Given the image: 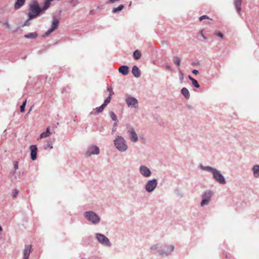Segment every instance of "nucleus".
<instances>
[{
    "label": "nucleus",
    "mask_w": 259,
    "mask_h": 259,
    "mask_svg": "<svg viewBox=\"0 0 259 259\" xmlns=\"http://www.w3.org/2000/svg\"><path fill=\"white\" fill-rule=\"evenodd\" d=\"M69 3L73 7H76L79 3V2L78 0H71L69 2Z\"/></svg>",
    "instance_id": "34"
},
{
    "label": "nucleus",
    "mask_w": 259,
    "mask_h": 259,
    "mask_svg": "<svg viewBox=\"0 0 259 259\" xmlns=\"http://www.w3.org/2000/svg\"><path fill=\"white\" fill-rule=\"evenodd\" d=\"M253 177L255 178H259V165H254L252 168Z\"/></svg>",
    "instance_id": "20"
},
{
    "label": "nucleus",
    "mask_w": 259,
    "mask_h": 259,
    "mask_svg": "<svg viewBox=\"0 0 259 259\" xmlns=\"http://www.w3.org/2000/svg\"><path fill=\"white\" fill-rule=\"evenodd\" d=\"M42 13L44 12L37 1H34L29 5L28 13L29 20H32Z\"/></svg>",
    "instance_id": "3"
},
{
    "label": "nucleus",
    "mask_w": 259,
    "mask_h": 259,
    "mask_svg": "<svg viewBox=\"0 0 259 259\" xmlns=\"http://www.w3.org/2000/svg\"><path fill=\"white\" fill-rule=\"evenodd\" d=\"M132 72L134 76L137 78L139 77L141 75V72L138 67L136 65L133 66L132 69Z\"/></svg>",
    "instance_id": "17"
},
{
    "label": "nucleus",
    "mask_w": 259,
    "mask_h": 259,
    "mask_svg": "<svg viewBox=\"0 0 259 259\" xmlns=\"http://www.w3.org/2000/svg\"><path fill=\"white\" fill-rule=\"evenodd\" d=\"M179 73L180 79L182 81L184 78V74L181 70L179 71Z\"/></svg>",
    "instance_id": "37"
},
{
    "label": "nucleus",
    "mask_w": 259,
    "mask_h": 259,
    "mask_svg": "<svg viewBox=\"0 0 259 259\" xmlns=\"http://www.w3.org/2000/svg\"><path fill=\"white\" fill-rule=\"evenodd\" d=\"M181 92L186 99H189L190 98V94L189 91L186 88H183L181 89Z\"/></svg>",
    "instance_id": "21"
},
{
    "label": "nucleus",
    "mask_w": 259,
    "mask_h": 259,
    "mask_svg": "<svg viewBox=\"0 0 259 259\" xmlns=\"http://www.w3.org/2000/svg\"><path fill=\"white\" fill-rule=\"evenodd\" d=\"M188 78L192 81L194 78H193L191 75H188Z\"/></svg>",
    "instance_id": "48"
},
{
    "label": "nucleus",
    "mask_w": 259,
    "mask_h": 259,
    "mask_svg": "<svg viewBox=\"0 0 259 259\" xmlns=\"http://www.w3.org/2000/svg\"><path fill=\"white\" fill-rule=\"evenodd\" d=\"M14 168L15 170L18 169V162L16 161L14 162Z\"/></svg>",
    "instance_id": "36"
},
{
    "label": "nucleus",
    "mask_w": 259,
    "mask_h": 259,
    "mask_svg": "<svg viewBox=\"0 0 259 259\" xmlns=\"http://www.w3.org/2000/svg\"><path fill=\"white\" fill-rule=\"evenodd\" d=\"M32 107H30V109H29V112H28V113H29L30 112V111L32 110Z\"/></svg>",
    "instance_id": "50"
},
{
    "label": "nucleus",
    "mask_w": 259,
    "mask_h": 259,
    "mask_svg": "<svg viewBox=\"0 0 259 259\" xmlns=\"http://www.w3.org/2000/svg\"><path fill=\"white\" fill-rule=\"evenodd\" d=\"M173 62L178 66H179L181 65V59L179 57L177 56H175L173 57Z\"/></svg>",
    "instance_id": "28"
},
{
    "label": "nucleus",
    "mask_w": 259,
    "mask_h": 259,
    "mask_svg": "<svg viewBox=\"0 0 259 259\" xmlns=\"http://www.w3.org/2000/svg\"><path fill=\"white\" fill-rule=\"evenodd\" d=\"M51 134V132H50V127H48L46 129V132H43L40 135V138H46L48 136H49V135Z\"/></svg>",
    "instance_id": "25"
},
{
    "label": "nucleus",
    "mask_w": 259,
    "mask_h": 259,
    "mask_svg": "<svg viewBox=\"0 0 259 259\" xmlns=\"http://www.w3.org/2000/svg\"><path fill=\"white\" fill-rule=\"evenodd\" d=\"M55 140V139H53V140L50 139V140H48L47 142V144H46L44 146V149L50 150H51L52 149H53V143H54Z\"/></svg>",
    "instance_id": "19"
},
{
    "label": "nucleus",
    "mask_w": 259,
    "mask_h": 259,
    "mask_svg": "<svg viewBox=\"0 0 259 259\" xmlns=\"http://www.w3.org/2000/svg\"><path fill=\"white\" fill-rule=\"evenodd\" d=\"M199 167L201 169L211 172L212 174L213 179L218 183L222 185L226 184V181L224 176L218 169L209 166H203L200 164Z\"/></svg>",
    "instance_id": "2"
},
{
    "label": "nucleus",
    "mask_w": 259,
    "mask_h": 259,
    "mask_svg": "<svg viewBox=\"0 0 259 259\" xmlns=\"http://www.w3.org/2000/svg\"><path fill=\"white\" fill-rule=\"evenodd\" d=\"M234 5L238 14L241 12V0H234Z\"/></svg>",
    "instance_id": "23"
},
{
    "label": "nucleus",
    "mask_w": 259,
    "mask_h": 259,
    "mask_svg": "<svg viewBox=\"0 0 259 259\" xmlns=\"http://www.w3.org/2000/svg\"><path fill=\"white\" fill-rule=\"evenodd\" d=\"M30 20H29V18H28V19L26 21H25V22H24V25H25V26H29V24H30V23H29V21Z\"/></svg>",
    "instance_id": "42"
},
{
    "label": "nucleus",
    "mask_w": 259,
    "mask_h": 259,
    "mask_svg": "<svg viewBox=\"0 0 259 259\" xmlns=\"http://www.w3.org/2000/svg\"><path fill=\"white\" fill-rule=\"evenodd\" d=\"M92 13H93V11H92V10H91V11H90V13L91 14Z\"/></svg>",
    "instance_id": "53"
},
{
    "label": "nucleus",
    "mask_w": 259,
    "mask_h": 259,
    "mask_svg": "<svg viewBox=\"0 0 259 259\" xmlns=\"http://www.w3.org/2000/svg\"><path fill=\"white\" fill-rule=\"evenodd\" d=\"M125 101L130 108H137L138 107L139 102L138 100L129 94L125 95Z\"/></svg>",
    "instance_id": "6"
},
{
    "label": "nucleus",
    "mask_w": 259,
    "mask_h": 259,
    "mask_svg": "<svg viewBox=\"0 0 259 259\" xmlns=\"http://www.w3.org/2000/svg\"><path fill=\"white\" fill-rule=\"evenodd\" d=\"M192 84L193 86H194V87H195L196 88H199L200 87L199 84L198 83L197 80H196L195 79H194L192 81Z\"/></svg>",
    "instance_id": "33"
},
{
    "label": "nucleus",
    "mask_w": 259,
    "mask_h": 259,
    "mask_svg": "<svg viewBox=\"0 0 259 259\" xmlns=\"http://www.w3.org/2000/svg\"><path fill=\"white\" fill-rule=\"evenodd\" d=\"M212 196V192L210 190H207L203 192L201 196L202 201L200 205L202 207L207 205Z\"/></svg>",
    "instance_id": "8"
},
{
    "label": "nucleus",
    "mask_w": 259,
    "mask_h": 259,
    "mask_svg": "<svg viewBox=\"0 0 259 259\" xmlns=\"http://www.w3.org/2000/svg\"><path fill=\"white\" fill-rule=\"evenodd\" d=\"M208 17L207 15H202L199 17V20L201 21L202 20L204 19H208Z\"/></svg>",
    "instance_id": "39"
},
{
    "label": "nucleus",
    "mask_w": 259,
    "mask_h": 259,
    "mask_svg": "<svg viewBox=\"0 0 259 259\" xmlns=\"http://www.w3.org/2000/svg\"><path fill=\"white\" fill-rule=\"evenodd\" d=\"M215 34L221 38H223L224 37L223 34L221 32H218L215 33Z\"/></svg>",
    "instance_id": "40"
},
{
    "label": "nucleus",
    "mask_w": 259,
    "mask_h": 259,
    "mask_svg": "<svg viewBox=\"0 0 259 259\" xmlns=\"http://www.w3.org/2000/svg\"><path fill=\"white\" fill-rule=\"evenodd\" d=\"M18 193V191L16 189H15L13 193V197L16 198L17 197V195Z\"/></svg>",
    "instance_id": "41"
},
{
    "label": "nucleus",
    "mask_w": 259,
    "mask_h": 259,
    "mask_svg": "<svg viewBox=\"0 0 259 259\" xmlns=\"http://www.w3.org/2000/svg\"><path fill=\"white\" fill-rule=\"evenodd\" d=\"M96 239L100 244L104 246L107 247H110L111 246V243L109 239L106 236L102 234L96 233Z\"/></svg>",
    "instance_id": "9"
},
{
    "label": "nucleus",
    "mask_w": 259,
    "mask_h": 259,
    "mask_svg": "<svg viewBox=\"0 0 259 259\" xmlns=\"http://www.w3.org/2000/svg\"><path fill=\"white\" fill-rule=\"evenodd\" d=\"M4 25L5 26H6L8 28H9V29L10 28V26L8 22H6L5 23H4Z\"/></svg>",
    "instance_id": "43"
},
{
    "label": "nucleus",
    "mask_w": 259,
    "mask_h": 259,
    "mask_svg": "<svg viewBox=\"0 0 259 259\" xmlns=\"http://www.w3.org/2000/svg\"><path fill=\"white\" fill-rule=\"evenodd\" d=\"M38 35L36 32H30L24 35V37L26 38H29L34 39L37 37Z\"/></svg>",
    "instance_id": "22"
},
{
    "label": "nucleus",
    "mask_w": 259,
    "mask_h": 259,
    "mask_svg": "<svg viewBox=\"0 0 259 259\" xmlns=\"http://www.w3.org/2000/svg\"><path fill=\"white\" fill-rule=\"evenodd\" d=\"M111 96H109L105 100L103 104L105 107L110 102Z\"/></svg>",
    "instance_id": "32"
},
{
    "label": "nucleus",
    "mask_w": 259,
    "mask_h": 259,
    "mask_svg": "<svg viewBox=\"0 0 259 259\" xmlns=\"http://www.w3.org/2000/svg\"><path fill=\"white\" fill-rule=\"evenodd\" d=\"M26 0H16L14 4V9L18 10L20 9L25 4Z\"/></svg>",
    "instance_id": "18"
},
{
    "label": "nucleus",
    "mask_w": 259,
    "mask_h": 259,
    "mask_svg": "<svg viewBox=\"0 0 259 259\" xmlns=\"http://www.w3.org/2000/svg\"><path fill=\"white\" fill-rule=\"evenodd\" d=\"M52 1L51 0H46L44 2V4L42 7H41V9L42 12L44 13L45 11L47 10L51 5V3Z\"/></svg>",
    "instance_id": "24"
},
{
    "label": "nucleus",
    "mask_w": 259,
    "mask_h": 259,
    "mask_svg": "<svg viewBox=\"0 0 259 259\" xmlns=\"http://www.w3.org/2000/svg\"><path fill=\"white\" fill-rule=\"evenodd\" d=\"M165 67H166V69H168V70L170 71L172 70L171 66L169 65H166Z\"/></svg>",
    "instance_id": "47"
},
{
    "label": "nucleus",
    "mask_w": 259,
    "mask_h": 259,
    "mask_svg": "<svg viewBox=\"0 0 259 259\" xmlns=\"http://www.w3.org/2000/svg\"><path fill=\"white\" fill-rule=\"evenodd\" d=\"M32 251L31 245H27L23 250V259H29L30 252Z\"/></svg>",
    "instance_id": "15"
},
{
    "label": "nucleus",
    "mask_w": 259,
    "mask_h": 259,
    "mask_svg": "<svg viewBox=\"0 0 259 259\" xmlns=\"http://www.w3.org/2000/svg\"><path fill=\"white\" fill-rule=\"evenodd\" d=\"M27 103V100H25L22 104V105L20 106V111L21 112H24L25 111V108L26 106V104Z\"/></svg>",
    "instance_id": "31"
},
{
    "label": "nucleus",
    "mask_w": 259,
    "mask_h": 259,
    "mask_svg": "<svg viewBox=\"0 0 259 259\" xmlns=\"http://www.w3.org/2000/svg\"><path fill=\"white\" fill-rule=\"evenodd\" d=\"M32 107H30V109H29V112H28V113H29L30 112V111L32 110Z\"/></svg>",
    "instance_id": "49"
},
{
    "label": "nucleus",
    "mask_w": 259,
    "mask_h": 259,
    "mask_svg": "<svg viewBox=\"0 0 259 259\" xmlns=\"http://www.w3.org/2000/svg\"><path fill=\"white\" fill-rule=\"evenodd\" d=\"M124 8V6L122 4H121L117 8H113L112 9V12L113 13H117L121 11V10H122Z\"/></svg>",
    "instance_id": "27"
},
{
    "label": "nucleus",
    "mask_w": 259,
    "mask_h": 259,
    "mask_svg": "<svg viewBox=\"0 0 259 259\" xmlns=\"http://www.w3.org/2000/svg\"><path fill=\"white\" fill-rule=\"evenodd\" d=\"M59 21L57 18H53V22L51 27L45 32L44 36H47L57 29L59 26Z\"/></svg>",
    "instance_id": "12"
},
{
    "label": "nucleus",
    "mask_w": 259,
    "mask_h": 259,
    "mask_svg": "<svg viewBox=\"0 0 259 259\" xmlns=\"http://www.w3.org/2000/svg\"><path fill=\"white\" fill-rule=\"evenodd\" d=\"M140 174L145 178L150 177L152 175L150 169L146 166L142 165L139 167Z\"/></svg>",
    "instance_id": "13"
},
{
    "label": "nucleus",
    "mask_w": 259,
    "mask_h": 259,
    "mask_svg": "<svg viewBox=\"0 0 259 259\" xmlns=\"http://www.w3.org/2000/svg\"><path fill=\"white\" fill-rule=\"evenodd\" d=\"M107 91L109 92V96H111L114 94V93H113V92L112 91V89L111 87H108L107 88Z\"/></svg>",
    "instance_id": "38"
},
{
    "label": "nucleus",
    "mask_w": 259,
    "mask_h": 259,
    "mask_svg": "<svg viewBox=\"0 0 259 259\" xmlns=\"http://www.w3.org/2000/svg\"><path fill=\"white\" fill-rule=\"evenodd\" d=\"M118 71L123 75H126L129 73V67L127 65H122L119 69Z\"/></svg>",
    "instance_id": "16"
},
{
    "label": "nucleus",
    "mask_w": 259,
    "mask_h": 259,
    "mask_svg": "<svg viewBox=\"0 0 259 259\" xmlns=\"http://www.w3.org/2000/svg\"><path fill=\"white\" fill-rule=\"evenodd\" d=\"M117 125V122H115L113 124V128L112 129V133H113L115 132L116 128V126Z\"/></svg>",
    "instance_id": "35"
},
{
    "label": "nucleus",
    "mask_w": 259,
    "mask_h": 259,
    "mask_svg": "<svg viewBox=\"0 0 259 259\" xmlns=\"http://www.w3.org/2000/svg\"><path fill=\"white\" fill-rule=\"evenodd\" d=\"M26 56H25V57H24V58H23L22 59H26Z\"/></svg>",
    "instance_id": "52"
},
{
    "label": "nucleus",
    "mask_w": 259,
    "mask_h": 259,
    "mask_svg": "<svg viewBox=\"0 0 259 259\" xmlns=\"http://www.w3.org/2000/svg\"><path fill=\"white\" fill-rule=\"evenodd\" d=\"M157 185L158 181L157 179H153L149 180L145 185V189L147 192L151 193L155 189Z\"/></svg>",
    "instance_id": "7"
},
{
    "label": "nucleus",
    "mask_w": 259,
    "mask_h": 259,
    "mask_svg": "<svg viewBox=\"0 0 259 259\" xmlns=\"http://www.w3.org/2000/svg\"><path fill=\"white\" fill-rule=\"evenodd\" d=\"M119 0H109L107 2V4H109V3H114V2H117Z\"/></svg>",
    "instance_id": "44"
},
{
    "label": "nucleus",
    "mask_w": 259,
    "mask_h": 259,
    "mask_svg": "<svg viewBox=\"0 0 259 259\" xmlns=\"http://www.w3.org/2000/svg\"><path fill=\"white\" fill-rule=\"evenodd\" d=\"M30 156L32 160H35L37 158V148L36 145H32L30 146Z\"/></svg>",
    "instance_id": "14"
},
{
    "label": "nucleus",
    "mask_w": 259,
    "mask_h": 259,
    "mask_svg": "<svg viewBox=\"0 0 259 259\" xmlns=\"http://www.w3.org/2000/svg\"><path fill=\"white\" fill-rule=\"evenodd\" d=\"M115 148L120 152H124L128 148L125 140L121 136H117L114 140Z\"/></svg>",
    "instance_id": "4"
},
{
    "label": "nucleus",
    "mask_w": 259,
    "mask_h": 259,
    "mask_svg": "<svg viewBox=\"0 0 259 259\" xmlns=\"http://www.w3.org/2000/svg\"><path fill=\"white\" fill-rule=\"evenodd\" d=\"M150 249L154 253H157L161 255H168L174 250V246L165 244H158L151 246Z\"/></svg>",
    "instance_id": "1"
},
{
    "label": "nucleus",
    "mask_w": 259,
    "mask_h": 259,
    "mask_svg": "<svg viewBox=\"0 0 259 259\" xmlns=\"http://www.w3.org/2000/svg\"><path fill=\"white\" fill-rule=\"evenodd\" d=\"M192 73L195 75H197L199 73V71L198 70H196V69H194L193 71H192Z\"/></svg>",
    "instance_id": "46"
},
{
    "label": "nucleus",
    "mask_w": 259,
    "mask_h": 259,
    "mask_svg": "<svg viewBox=\"0 0 259 259\" xmlns=\"http://www.w3.org/2000/svg\"><path fill=\"white\" fill-rule=\"evenodd\" d=\"M126 128L127 134L130 140L134 143H136L138 141V136L134 128L130 125L127 126Z\"/></svg>",
    "instance_id": "10"
},
{
    "label": "nucleus",
    "mask_w": 259,
    "mask_h": 259,
    "mask_svg": "<svg viewBox=\"0 0 259 259\" xmlns=\"http://www.w3.org/2000/svg\"><path fill=\"white\" fill-rule=\"evenodd\" d=\"M200 35L203 37L204 39H206L207 37L203 34L202 30L200 31Z\"/></svg>",
    "instance_id": "45"
},
{
    "label": "nucleus",
    "mask_w": 259,
    "mask_h": 259,
    "mask_svg": "<svg viewBox=\"0 0 259 259\" xmlns=\"http://www.w3.org/2000/svg\"><path fill=\"white\" fill-rule=\"evenodd\" d=\"M109 114H110V117L111 118V119L113 121H114L115 122H117V116L114 112L110 111L109 112Z\"/></svg>",
    "instance_id": "29"
},
{
    "label": "nucleus",
    "mask_w": 259,
    "mask_h": 259,
    "mask_svg": "<svg viewBox=\"0 0 259 259\" xmlns=\"http://www.w3.org/2000/svg\"><path fill=\"white\" fill-rule=\"evenodd\" d=\"M105 106H103V105H101L100 107H97L96 108V111L97 113H100L103 111V110L104 109Z\"/></svg>",
    "instance_id": "30"
},
{
    "label": "nucleus",
    "mask_w": 259,
    "mask_h": 259,
    "mask_svg": "<svg viewBox=\"0 0 259 259\" xmlns=\"http://www.w3.org/2000/svg\"><path fill=\"white\" fill-rule=\"evenodd\" d=\"M100 153L99 148L96 145H91L88 147L85 155L86 157H90L92 155H98Z\"/></svg>",
    "instance_id": "11"
},
{
    "label": "nucleus",
    "mask_w": 259,
    "mask_h": 259,
    "mask_svg": "<svg viewBox=\"0 0 259 259\" xmlns=\"http://www.w3.org/2000/svg\"><path fill=\"white\" fill-rule=\"evenodd\" d=\"M2 231V227L0 226V232Z\"/></svg>",
    "instance_id": "51"
},
{
    "label": "nucleus",
    "mask_w": 259,
    "mask_h": 259,
    "mask_svg": "<svg viewBox=\"0 0 259 259\" xmlns=\"http://www.w3.org/2000/svg\"><path fill=\"white\" fill-rule=\"evenodd\" d=\"M84 217L93 225L98 224L100 221V217L94 211H87L83 213Z\"/></svg>",
    "instance_id": "5"
},
{
    "label": "nucleus",
    "mask_w": 259,
    "mask_h": 259,
    "mask_svg": "<svg viewBox=\"0 0 259 259\" xmlns=\"http://www.w3.org/2000/svg\"><path fill=\"white\" fill-rule=\"evenodd\" d=\"M142 56L141 52L138 50H136L133 53V57L135 60H138L141 58Z\"/></svg>",
    "instance_id": "26"
}]
</instances>
